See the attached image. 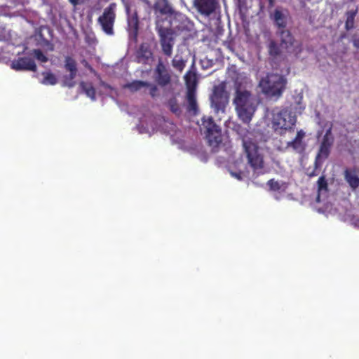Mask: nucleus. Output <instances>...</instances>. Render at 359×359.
Masks as SVG:
<instances>
[{
	"label": "nucleus",
	"instance_id": "nucleus-1",
	"mask_svg": "<svg viewBox=\"0 0 359 359\" xmlns=\"http://www.w3.org/2000/svg\"><path fill=\"white\" fill-rule=\"evenodd\" d=\"M287 79L280 74L268 73L259 82L263 94L269 97H280L286 88Z\"/></svg>",
	"mask_w": 359,
	"mask_h": 359
},
{
	"label": "nucleus",
	"instance_id": "nucleus-2",
	"mask_svg": "<svg viewBox=\"0 0 359 359\" xmlns=\"http://www.w3.org/2000/svg\"><path fill=\"white\" fill-rule=\"evenodd\" d=\"M233 104L239 118L244 123H249L256 110L255 101L251 93L245 90L237 89Z\"/></svg>",
	"mask_w": 359,
	"mask_h": 359
},
{
	"label": "nucleus",
	"instance_id": "nucleus-3",
	"mask_svg": "<svg viewBox=\"0 0 359 359\" xmlns=\"http://www.w3.org/2000/svg\"><path fill=\"white\" fill-rule=\"evenodd\" d=\"M296 121L295 115H293L292 111L288 108L273 111L271 127L274 132L280 135H283L287 132L293 131Z\"/></svg>",
	"mask_w": 359,
	"mask_h": 359
},
{
	"label": "nucleus",
	"instance_id": "nucleus-4",
	"mask_svg": "<svg viewBox=\"0 0 359 359\" xmlns=\"http://www.w3.org/2000/svg\"><path fill=\"white\" fill-rule=\"evenodd\" d=\"M248 161L255 172H261L264 167V156L258 145L251 141H243Z\"/></svg>",
	"mask_w": 359,
	"mask_h": 359
},
{
	"label": "nucleus",
	"instance_id": "nucleus-5",
	"mask_svg": "<svg viewBox=\"0 0 359 359\" xmlns=\"http://www.w3.org/2000/svg\"><path fill=\"white\" fill-rule=\"evenodd\" d=\"M161 20H156V30L160 38V43L163 54L168 57L171 56L174 46V32L170 27H164L161 25Z\"/></svg>",
	"mask_w": 359,
	"mask_h": 359
},
{
	"label": "nucleus",
	"instance_id": "nucleus-6",
	"mask_svg": "<svg viewBox=\"0 0 359 359\" xmlns=\"http://www.w3.org/2000/svg\"><path fill=\"white\" fill-rule=\"evenodd\" d=\"M210 146L216 147L222 141L221 128L214 122L212 117L202 118V128Z\"/></svg>",
	"mask_w": 359,
	"mask_h": 359
},
{
	"label": "nucleus",
	"instance_id": "nucleus-7",
	"mask_svg": "<svg viewBox=\"0 0 359 359\" xmlns=\"http://www.w3.org/2000/svg\"><path fill=\"white\" fill-rule=\"evenodd\" d=\"M116 4L111 3L104 9L102 14L97 18V22L102 30L107 35H114V26L116 20Z\"/></svg>",
	"mask_w": 359,
	"mask_h": 359
},
{
	"label": "nucleus",
	"instance_id": "nucleus-8",
	"mask_svg": "<svg viewBox=\"0 0 359 359\" xmlns=\"http://www.w3.org/2000/svg\"><path fill=\"white\" fill-rule=\"evenodd\" d=\"M225 88L226 86L224 83L215 86L213 88L210 102L212 107L217 112L224 111L227 102Z\"/></svg>",
	"mask_w": 359,
	"mask_h": 359
},
{
	"label": "nucleus",
	"instance_id": "nucleus-9",
	"mask_svg": "<svg viewBox=\"0 0 359 359\" xmlns=\"http://www.w3.org/2000/svg\"><path fill=\"white\" fill-rule=\"evenodd\" d=\"M65 68L69 72V76H66L64 79V85L72 88L75 86L74 81L77 74V67L76 60L70 56L65 57Z\"/></svg>",
	"mask_w": 359,
	"mask_h": 359
},
{
	"label": "nucleus",
	"instance_id": "nucleus-10",
	"mask_svg": "<svg viewBox=\"0 0 359 359\" xmlns=\"http://www.w3.org/2000/svg\"><path fill=\"white\" fill-rule=\"evenodd\" d=\"M153 9L157 18L163 15L176 16L180 14L174 10L168 0H155Z\"/></svg>",
	"mask_w": 359,
	"mask_h": 359
},
{
	"label": "nucleus",
	"instance_id": "nucleus-11",
	"mask_svg": "<svg viewBox=\"0 0 359 359\" xmlns=\"http://www.w3.org/2000/svg\"><path fill=\"white\" fill-rule=\"evenodd\" d=\"M194 7L201 15L209 16L216 10L217 0H194Z\"/></svg>",
	"mask_w": 359,
	"mask_h": 359
},
{
	"label": "nucleus",
	"instance_id": "nucleus-12",
	"mask_svg": "<svg viewBox=\"0 0 359 359\" xmlns=\"http://www.w3.org/2000/svg\"><path fill=\"white\" fill-rule=\"evenodd\" d=\"M11 68L16 71H36V65L34 60L26 57L13 60L11 63Z\"/></svg>",
	"mask_w": 359,
	"mask_h": 359
},
{
	"label": "nucleus",
	"instance_id": "nucleus-13",
	"mask_svg": "<svg viewBox=\"0 0 359 359\" xmlns=\"http://www.w3.org/2000/svg\"><path fill=\"white\" fill-rule=\"evenodd\" d=\"M155 81L161 86H165L171 81V76L162 62H159L155 69Z\"/></svg>",
	"mask_w": 359,
	"mask_h": 359
},
{
	"label": "nucleus",
	"instance_id": "nucleus-14",
	"mask_svg": "<svg viewBox=\"0 0 359 359\" xmlns=\"http://www.w3.org/2000/svg\"><path fill=\"white\" fill-rule=\"evenodd\" d=\"M288 18L289 13L287 10L283 11L279 8L275 9L273 15L271 16V19L278 29L277 31L286 29Z\"/></svg>",
	"mask_w": 359,
	"mask_h": 359
},
{
	"label": "nucleus",
	"instance_id": "nucleus-15",
	"mask_svg": "<svg viewBox=\"0 0 359 359\" xmlns=\"http://www.w3.org/2000/svg\"><path fill=\"white\" fill-rule=\"evenodd\" d=\"M127 23H128V31L129 35L134 39H137L138 31H139V18L137 11L130 13L129 8H127Z\"/></svg>",
	"mask_w": 359,
	"mask_h": 359
},
{
	"label": "nucleus",
	"instance_id": "nucleus-16",
	"mask_svg": "<svg viewBox=\"0 0 359 359\" xmlns=\"http://www.w3.org/2000/svg\"><path fill=\"white\" fill-rule=\"evenodd\" d=\"M277 34L280 37V46L285 49L287 52L294 46L295 39L289 29H282L277 31Z\"/></svg>",
	"mask_w": 359,
	"mask_h": 359
},
{
	"label": "nucleus",
	"instance_id": "nucleus-17",
	"mask_svg": "<svg viewBox=\"0 0 359 359\" xmlns=\"http://www.w3.org/2000/svg\"><path fill=\"white\" fill-rule=\"evenodd\" d=\"M344 177L353 191L359 187V176L355 168H346L344 170Z\"/></svg>",
	"mask_w": 359,
	"mask_h": 359
},
{
	"label": "nucleus",
	"instance_id": "nucleus-18",
	"mask_svg": "<svg viewBox=\"0 0 359 359\" xmlns=\"http://www.w3.org/2000/svg\"><path fill=\"white\" fill-rule=\"evenodd\" d=\"M305 136V133L303 130L297 132L296 137L292 141L287 142L286 147H292L294 151L301 153L304 150V145L303 143V139Z\"/></svg>",
	"mask_w": 359,
	"mask_h": 359
},
{
	"label": "nucleus",
	"instance_id": "nucleus-19",
	"mask_svg": "<svg viewBox=\"0 0 359 359\" xmlns=\"http://www.w3.org/2000/svg\"><path fill=\"white\" fill-rule=\"evenodd\" d=\"M153 53L148 43H142L137 51V59L140 63H147L151 58Z\"/></svg>",
	"mask_w": 359,
	"mask_h": 359
},
{
	"label": "nucleus",
	"instance_id": "nucleus-20",
	"mask_svg": "<svg viewBox=\"0 0 359 359\" xmlns=\"http://www.w3.org/2000/svg\"><path fill=\"white\" fill-rule=\"evenodd\" d=\"M187 92H196L198 84L196 73L194 71L189 70L184 76Z\"/></svg>",
	"mask_w": 359,
	"mask_h": 359
},
{
	"label": "nucleus",
	"instance_id": "nucleus-21",
	"mask_svg": "<svg viewBox=\"0 0 359 359\" xmlns=\"http://www.w3.org/2000/svg\"><path fill=\"white\" fill-rule=\"evenodd\" d=\"M196 94V92H187V109L190 112L192 111L194 114H196L198 111Z\"/></svg>",
	"mask_w": 359,
	"mask_h": 359
},
{
	"label": "nucleus",
	"instance_id": "nucleus-22",
	"mask_svg": "<svg viewBox=\"0 0 359 359\" xmlns=\"http://www.w3.org/2000/svg\"><path fill=\"white\" fill-rule=\"evenodd\" d=\"M80 87L88 97H89L92 100H95L96 92L95 88L93 87L91 83L81 81L80 83Z\"/></svg>",
	"mask_w": 359,
	"mask_h": 359
},
{
	"label": "nucleus",
	"instance_id": "nucleus-23",
	"mask_svg": "<svg viewBox=\"0 0 359 359\" xmlns=\"http://www.w3.org/2000/svg\"><path fill=\"white\" fill-rule=\"evenodd\" d=\"M357 14V9L351 10L346 12V20L345 22V29L348 31L354 27L355 18Z\"/></svg>",
	"mask_w": 359,
	"mask_h": 359
},
{
	"label": "nucleus",
	"instance_id": "nucleus-24",
	"mask_svg": "<svg viewBox=\"0 0 359 359\" xmlns=\"http://www.w3.org/2000/svg\"><path fill=\"white\" fill-rule=\"evenodd\" d=\"M149 83L147 81H133L130 83H127L125 87L128 89H129L131 92H136L139 90H140L142 88L145 86H149Z\"/></svg>",
	"mask_w": 359,
	"mask_h": 359
},
{
	"label": "nucleus",
	"instance_id": "nucleus-25",
	"mask_svg": "<svg viewBox=\"0 0 359 359\" xmlns=\"http://www.w3.org/2000/svg\"><path fill=\"white\" fill-rule=\"evenodd\" d=\"M268 52L270 56L276 58L281 55V50L280 46L276 41L271 40L268 46Z\"/></svg>",
	"mask_w": 359,
	"mask_h": 359
},
{
	"label": "nucleus",
	"instance_id": "nucleus-26",
	"mask_svg": "<svg viewBox=\"0 0 359 359\" xmlns=\"http://www.w3.org/2000/svg\"><path fill=\"white\" fill-rule=\"evenodd\" d=\"M172 65L176 70L182 72L186 66V60L182 56L176 55L172 60Z\"/></svg>",
	"mask_w": 359,
	"mask_h": 359
},
{
	"label": "nucleus",
	"instance_id": "nucleus-27",
	"mask_svg": "<svg viewBox=\"0 0 359 359\" xmlns=\"http://www.w3.org/2000/svg\"><path fill=\"white\" fill-rule=\"evenodd\" d=\"M267 184L269 187L270 189L274 191H278L280 190L285 191L287 188L286 183H280L279 182L276 181L273 179L269 180Z\"/></svg>",
	"mask_w": 359,
	"mask_h": 359
},
{
	"label": "nucleus",
	"instance_id": "nucleus-28",
	"mask_svg": "<svg viewBox=\"0 0 359 359\" xmlns=\"http://www.w3.org/2000/svg\"><path fill=\"white\" fill-rule=\"evenodd\" d=\"M330 147L320 144L316 159L320 161V159L327 158L330 154Z\"/></svg>",
	"mask_w": 359,
	"mask_h": 359
},
{
	"label": "nucleus",
	"instance_id": "nucleus-29",
	"mask_svg": "<svg viewBox=\"0 0 359 359\" xmlns=\"http://www.w3.org/2000/svg\"><path fill=\"white\" fill-rule=\"evenodd\" d=\"M168 106L170 110L175 114L180 116L182 113L181 109L175 97L170 98L168 102Z\"/></svg>",
	"mask_w": 359,
	"mask_h": 359
},
{
	"label": "nucleus",
	"instance_id": "nucleus-30",
	"mask_svg": "<svg viewBox=\"0 0 359 359\" xmlns=\"http://www.w3.org/2000/svg\"><path fill=\"white\" fill-rule=\"evenodd\" d=\"M43 79L41 83L44 85H55L57 83V78L51 72H43Z\"/></svg>",
	"mask_w": 359,
	"mask_h": 359
},
{
	"label": "nucleus",
	"instance_id": "nucleus-31",
	"mask_svg": "<svg viewBox=\"0 0 359 359\" xmlns=\"http://www.w3.org/2000/svg\"><path fill=\"white\" fill-rule=\"evenodd\" d=\"M321 166V163L319 160L315 159L314 161V166L311 170H310V168H308L306 170V175L309 177L311 178L313 177H316L319 173V169Z\"/></svg>",
	"mask_w": 359,
	"mask_h": 359
},
{
	"label": "nucleus",
	"instance_id": "nucleus-32",
	"mask_svg": "<svg viewBox=\"0 0 359 359\" xmlns=\"http://www.w3.org/2000/svg\"><path fill=\"white\" fill-rule=\"evenodd\" d=\"M318 185V191L322 192L325 191L327 192L328 191V184L327 182V180L324 175L320 176L317 182Z\"/></svg>",
	"mask_w": 359,
	"mask_h": 359
},
{
	"label": "nucleus",
	"instance_id": "nucleus-33",
	"mask_svg": "<svg viewBox=\"0 0 359 359\" xmlns=\"http://www.w3.org/2000/svg\"><path fill=\"white\" fill-rule=\"evenodd\" d=\"M34 55L36 60L41 62H46L48 61V57L43 54V53L40 49H34Z\"/></svg>",
	"mask_w": 359,
	"mask_h": 359
},
{
	"label": "nucleus",
	"instance_id": "nucleus-34",
	"mask_svg": "<svg viewBox=\"0 0 359 359\" xmlns=\"http://www.w3.org/2000/svg\"><path fill=\"white\" fill-rule=\"evenodd\" d=\"M149 88V94L152 97H154L156 96L157 92H158V88L156 85L149 83V86H147Z\"/></svg>",
	"mask_w": 359,
	"mask_h": 359
},
{
	"label": "nucleus",
	"instance_id": "nucleus-35",
	"mask_svg": "<svg viewBox=\"0 0 359 359\" xmlns=\"http://www.w3.org/2000/svg\"><path fill=\"white\" fill-rule=\"evenodd\" d=\"M333 143H334V138H328L327 137H323L320 144H325V146H327L331 148Z\"/></svg>",
	"mask_w": 359,
	"mask_h": 359
},
{
	"label": "nucleus",
	"instance_id": "nucleus-36",
	"mask_svg": "<svg viewBox=\"0 0 359 359\" xmlns=\"http://www.w3.org/2000/svg\"><path fill=\"white\" fill-rule=\"evenodd\" d=\"M352 43L353 47L358 50L359 49V37H357L355 35L353 36Z\"/></svg>",
	"mask_w": 359,
	"mask_h": 359
},
{
	"label": "nucleus",
	"instance_id": "nucleus-37",
	"mask_svg": "<svg viewBox=\"0 0 359 359\" xmlns=\"http://www.w3.org/2000/svg\"><path fill=\"white\" fill-rule=\"evenodd\" d=\"M324 137H328V138H334L332 135V128H330L329 129H327L323 136Z\"/></svg>",
	"mask_w": 359,
	"mask_h": 359
},
{
	"label": "nucleus",
	"instance_id": "nucleus-38",
	"mask_svg": "<svg viewBox=\"0 0 359 359\" xmlns=\"http://www.w3.org/2000/svg\"><path fill=\"white\" fill-rule=\"evenodd\" d=\"M69 1L74 6H76V5L80 4L84 1V0H69Z\"/></svg>",
	"mask_w": 359,
	"mask_h": 359
},
{
	"label": "nucleus",
	"instance_id": "nucleus-39",
	"mask_svg": "<svg viewBox=\"0 0 359 359\" xmlns=\"http://www.w3.org/2000/svg\"><path fill=\"white\" fill-rule=\"evenodd\" d=\"M82 63L89 70H90V71L93 70V67L89 65V63L86 60H83L82 61Z\"/></svg>",
	"mask_w": 359,
	"mask_h": 359
},
{
	"label": "nucleus",
	"instance_id": "nucleus-40",
	"mask_svg": "<svg viewBox=\"0 0 359 359\" xmlns=\"http://www.w3.org/2000/svg\"><path fill=\"white\" fill-rule=\"evenodd\" d=\"M268 2H269V7L272 8L275 5L276 0H268Z\"/></svg>",
	"mask_w": 359,
	"mask_h": 359
},
{
	"label": "nucleus",
	"instance_id": "nucleus-41",
	"mask_svg": "<svg viewBox=\"0 0 359 359\" xmlns=\"http://www.w3.org/2000/svg\"><path fill=\"white\" fill-rule=\"evenodd\" d=\"M232 175H233V176H235L236 177H237L238 180H241V175H240V174L232 173Z\"/></svg>",
	"mask_w": 359,
	"mask_h": 359
}]
</instances>
